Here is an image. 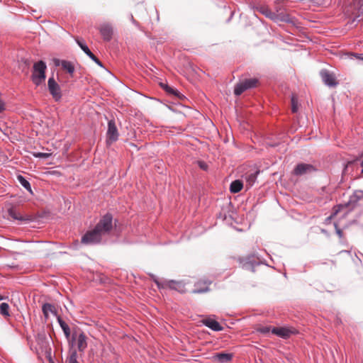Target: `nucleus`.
Returning <instances> with one entry per match:
<instances>
[{
  "instance_id": "nucleus-1",
  "label": "nucleus",
  "mask_w": 363,
  "mask_h": 363,
  "mask_svg": "<svg viewBox=\"0 0 363 363\" xmlns=\"http://www.w3.org/2000/svg\"><path fill=\"white\" fill-rule=\"evenodd\" d=\"M113 228V216L111 213L104 215L90 230H88L81 239V242L86 245H96L101 242L102 238L108 234Z\"/></svg>"
},
{
  "instance_id": "nucleus-2",
  "label": "nucleus",
  "mask_w": 363,
  "mask_h": 363,
  "mask_svg": "<svg viewBox=\"0 0 363 363\" xmlns=\"http://www.w3.org/2000/svg\"><path fill=\"white\" fill-rule=\"evenodd\" d=\"M363 198V191L361 190L355 191L349 198L347 202L335 206L333 208V213L328 219L335 216L339 212L347 209L345 214H347L352 211L357 205V203Z\"/></svg>"
},
{
  "instance_id": "nucleus-3",
  "label": "nucleus",
  "mask_w": 363,
  "mask_h": 363,
  "mask_svg": "<svg viewBox=\"0 0 363 363\" xmlns=\"http://www.w3.org/2000/svg\"><path fill=\"white\" fill-rule=\"evenodd\" d=\"M47 65L45 62L40 60L34 63L31 79L34 84L40 86L45 79Z\"/></svg>"
},
{
  "instance_id": "nucleus-4",
  "label": "nucleus",
  "mask_w": 363,
  "mask_h": 363,
  "mask_svg": "<svg viewBox=\"0 0 363 363\" xmlns=\"http://www.w3.org/2000/svg\"><path fill=\"white\" fill-rule=\"evenodd\" d=\"M346 12L354 16L352 22L360 21L363 18V0H354L353 5L350 6Z\"/></svg>"
},
{
  "instance_id": "nucleus-5",
  "label": "nucleus",
  "mask_w": 363,
  "mask_h": 363,
  "mask_svg": "<svg viewBox=\"0 0 363 363\" xmlns=\"http://www.w3.org/2000/svg\"><path fill=\"white\" fill-rule=\"evenodd\" d=\"M258 80L255 78L246 79L240 82L235 86L234 94L236 96L241 95L245 91L257 86Z\"/></svg>"
},
{
  "instance_id": "nucleus-6",
  "label": "nucleus",
  "mask_w": 363,
  "mask_h": 363,
  "mask_svg": "<svg viewBox=\"0 0 363 363\" xmlns=\"http://www.w3.org/2000/svg\"><path fill=\"white\" fill-rule=\"evenodd\" d=\"M250 9L253 10L254 11L259 12L260 13H262V15L265 16L267 18H269V19H271L272 21H277L279 20H281V21H286L283 17L279 18L278 14H277L274 12H272L269 9V8L268 6H264V5H258V6L250 5Z\"/></svg>"
},
{
  "instance_id": "nucleus-7",
  "label": "nucleus",
  "mask_w": 363,
  "mask_h": 363,
  "mask_svg": "<svg viewBox=\"0 0 363 363\" xmlns=\"http://www.w3.org/2000/svg\"><path fill=\"white\" fill-rule=\"evenodd\" d=\"M48 87L50 94L55 101H59L62 99V91L60 85L55 82L53 77H50L48 81Z\"/></svg>"
},
{
  "instance_id": "nucleus-8",
  "label": "nucleus",
  "mask_w": 363,
  "mask_h": 363,
  "mask_svg": "<svg viewBox=\"0 0 363 363\" xmlns=\"http://www.w3.org/2000/svg\"><path fill=\"white\" fill-rule=\"evenodd\" d=\"M316 171L315 167L311 164L299 163L293 171V174L296 176H303L311 174Z\"/></svg>"
},
{
  "instance_id": "nucleus-9",
  "label": "nucleus",
  "mask_w": 363,
  "mask_h": 363,
  "mask_svg": "<svg viewBox=\"0 0 363 363\" xmlns=\"http://www.w3.org/2000/svg\"><path fill=\"white\" fill-rule=\"evenodd\" d=\"M99 33L104 41L109 42L111 40L113 30L110 23H104L99 27Z\"/></svg>"
},
{
  "instance_id": "nucleus-10",
  "label": "nucleus",
  "mask_w": 363,
  "mask_h": 363,
  "mask_svg": "<svg viewBox=\"0 0 363 363\" xmlns=\"http://www.w3.org/2000/svg\"><path fill=\"white\" fill-rule=\"evenodd\" d=\"M320 75L324 84L330 87H334L337 84L335 76L333 73L327 69H323L320 72Z\"/></svg>"
},
{
  "instance_id": "nucleus-11",
  "label": "nucleus",
  "mask_w": 363,
  "mask_h": 363,
  "mask_svg": "<svg viewBox=\"0 0 363 363\" xmlns=\"http://www.w3.org/2000/svg\"><path fill=\"white\" fill-rule=\"evenodd\" d=\"M118 132L116 123L113 121L111 120L108 123L107 130V142L113 143L118 140Z\"/></svg>"
},
{
  "instance_id": "nucleus-12",
  "label": "nucleus",
  "mask_w": 363,
  "mask_h": 363,
  "mask_svg": "<svg viewBox=\"0 0 363 363\" xmlns=\"http://www.w3.org/2000/svg\"><path fill=\"white\" fill-rule=\"evenodd\" d=\"M296 330L295 329H289L286 328H276L274 327L272 328V333L278 337H280L284 339H286L291 336V335L296 333Z\"/></svg>"
},
{
  "instance_id": "nucleus-13",
  "label": "nucleus",
  "mask_w": 363,
  "mask_h": 363,
  "mask_svg": "<svg viewBox=\"0 0 363 363\" xmlns=\"http://www.w3.org/2000/svg\"><path fill=\"white\" fill-rule=\"evenodd\" d=\"M76 42L77 45L81 48V49L98 65L100 67H103L101 62L89 50V47L82 40L79 39H76Z\"/></svg>"
},
{
  "instance_id": "nucleus-14",
  "label": "nucleus",
  "mask_w": 363,
  "mask_h": 363,
  "mask_svg": "<svg viewBox=\"0 0 363 363\" xmlns=\"http://www.w3.org/2000/svg\"><path fill=\"white\" fill-rule=\"evenodd\" d=\"M55 65L56 66H61L62 68L67 72L71 76L74 72V67L72 62L67 60H60L58 59L55 60Z\"/></svg>"
},
{
  "instance_id": "nucleus-15",
  "label": "nucleus",
  "mask_w": 363,
  "mask_h": 363,
  "mask_svg": "<svg viewBox=\"0 0 363 363\" xmlns=\"http://www.w3.org/2000/svg\"><path fill=\"white\" fill-rule=\"evenodd\" d=\"M202 323L206 327L211 328L213 331H221L223 330V328L220 325V323L211 318H205L202 320Z\"/></svg>"
},
{
  "instance_id": "nucleus-16",
  "label": "nucleus",
  "mask_w": 363,
  "mask_h": 363,
  "mask_svg": "<svg viewBox=\"0 0 363 363\" xmlns=\"http://www.w3.org/2000/svg\"><path fill=\"white\" fill-rule=\"evenodd\" d=\"M8 213L9 216L14 220L26 222H30L32 220V218L30 216H23L20 214L18 211H17L16 209L13 208H9Z\"/></svg>"
},
{
  "instance_id": "nucleus-17",
  "label": "nucleus",
  "mask_w": 363,
  "mask_h": 363,
  "mask_svg": "<svg viewBox=\"0 0 363 363\" xmlns=\"http://www.w3.org/2000/svg\"><path fill=\"white\" fill-rule=\"evenodd\" d=\"M259 170H255L253 172H247L245 174V179L247 182V188H250L254 185V184L255 183L256 180H257V175L259 174Z\"/></svg>"
},
{
  "instance_id": "nucleus-18",
  "label": "nucleus",
  "mask_w": 363,
  "mask_h": 363,
  "mask_svg": "<svg viewBox=\"0 0 363 363\" xmlns=\"http://www.w3.org/2000/svg\"><path fill=\"white\" fill-rule=\"evenodd\" d=\"M86 336L84 333L79 334L77 338V346L79 352H84L87 347Z\"/></svg>"
},
{
  "instance_id": "nucleus-19",
  "label": "nucleus",
  "mask_w": 363,
  "mask_h": 363,
  "mask_svg": "<svg viewBox=\"0 0 363 363\" xmlns=\"http://www.w3.org/2000/svg\"><path fill=\"white\" fill-rule=\"evenodd\" d=\"M42 311L45 319L48 318L50 313H52L55 315H57L56 309L55 306L51 303H46L43 304L42 307Z\"/></svg>"
},
{
  "instance_id": "nucleus-20",
  "label": "nucleus",
  "mask_w": 363,
  "mask_h": 363,
  "mask_svg": "<svg viewBox=\"0 0 363 363\" xmlns=\"http://www.w3.org/2000/svg\"><path fill=\"white\" fill-rule=\"evenodd\" d=\"M17 179L18 182L22 185V186H23L28 191L33 194L30 184L24 177H23L22 175H18Z\"/></svg>"
},
{
  "instance_id": "nucleus-21",
  "label": "nucleus",
  "mask_w": 363,
  "mask_h": 363,
  "mask_svg": "<svg viewBox=\"0 0 363 363\" xmlns=\"http://www.w3.org/2000/svg\"><path fill=\"white\" fill-rule=\"evenodd\" d=\"M243 187L242 182L240 180L233 181L230 186V191L232 193H238Z\"/></svg>"
},
{
  "instance_id": "nucleus-22",
  "label": "nucleus",
  "mask_w": 363,
  "mask_h": 363,
  "mask_svg": "<svg viewBox=\"0 0 363 363\" xmlns=\"http://www.w3.org/2000/svg\"><path fill=\"white\" fill-rule=\"evenodd\" d=\"M57 321L66 337H69L70 335V328L69 325L60 316H57Z\"/></svg>"
},
{
  "instance_id": "nucleus-23",
  "label": "nucleus",
  "mask_w": 363,
  "mask_h": 363,
  "mask_svg": "<svg viewBox=\"0 0 363 363\" xmlns=\"http://www.w3.org/2000/svg\"><path fill=\"white\" fill-rule=\"evenodd\" d=\"M233 354L230 353H218L216 359L221 363L228 362L232 359Z\"/></svg>"
},
{
  "instance_id": "nucleus-24",
  "label": "nucleus",
  "mask_w": 363,
  "mask_h": 363,
  "mask_svg": "<svg viewBox=\"0 0 363 363\" xmlns=\"http://www.w3.org/2000/svg\"><path fill=\"white\" fill-rule=\"evenodd\" d=\"M211 284V281L205 282L203 287L199 286V283L195 285V289L193 292L195 294L205 293L209 290L208 286Z\"/></svg>"
},
{
  "instance_id": "nucleus-25",
  "label": "nucleus",
  "mask_w": 363,
  "mask_h": 363,
  "mask_svg": "<svg viewBox=\"0 0 363 363\" xmlns=\"http://www.w3.org/2000/svg\"><path fill=\"white\" fill-rule=\"evenodd\" d=\"M0 313L4 316H10L9 306L6 303H1L0 304Z\"/></svg>"
},
{
  "instance_id": "nucleus-26",
  "label": "nucleus",
  "mask_w": 363,
  "mask_h": 363,
  "mask_svg": "<svg viewBox=\"0 0 363 363\" xmlns=\"http://www.w3.org/2000/svg\"><path fill=\"white\" fill-rule=\"evenodd\" d=\"M161 86L169 94H173V95H175V96H179V91L176 89H174V88L168 86L167 84H161Z\"/></svg>"
},
{
  "instance_id": "nucleus-27",
  "label": "nucleus",
  "mask_w": 363,
  "mask_h": 363,
  "mask_svg": "<svg viewBox=\"0 0 363 363\" xmlns=\"http://www.w3.org/2000/svg\"><path fill=\"white\" fill-rule=\"evenodd\" d=\"M77 357H78V355H77V352L76 351L72 352V353L70 354V355L67 359L68 363H79V362L77 361Z\"/></svg>"
},
{
  "instance_id": "nucleus-28",
  "label": "nucleus",
  "mask_w": 363,
  "mask_h": 363,
  "mask_svg": "<svg viewBox=\"0 0 363 363\" xmlns=\"http://www.w3.org/2000/svg\"><path fill=\"white\" fill-rule=\"evenodd\" d=\"M33 155L37 158H48L51 154L47 152H33Z\"/></svg>"
},
{
  "instance_id": "nucleus-29",
  "label": "nucleus",
  "mask_w": 363,
  "mask_h": 363,
  "mask_svg": "<svg viewBox=\"0 0 363 363\" xmlns=\"http://www.w3.org/2000/svg\"><path fill=\"white\" fill-rule=\"evenodd\" d=\"M291 104H292L291 111L293 113H296L298 111V106H297V104H296L294 97L291 99Z\"/></svg>"
},
{
  "instance_id": "nucleus-30",
  "label": "nucleus",
  "mask_w": 363,
  "mask_h": 363,
  "mask_svg": "<svg viewBox=\"0 0 363 363\" xmlns=\"http://www.w3.org/2000/svg\"><path fill=\"white\" fill-rule=\"evenodd\" d=\"M269 331L272 332V329L270 328V327H263L262 328L260 329V332L262 333H269Z\"/></svg>"
},
{
  "instance_id": "nucleus-31",
  "label": "nucleus",
  "mask_w": 363,
  "mask_h": 363,
  "mask_svg": "<svg viewBox=\"0 0 363 363\" xmlns=\"http://www.w3.org/2000/svg\"><path fill=\"white\" fill-rule=\"evenodd\" d=\"M177 283L173 280H171V281H168V286L169 288L171 289H176V287L174 286L175 284H177Z\"/></svg>"
},
{
  "instance_id": "nucleus-32",
  "label": "nucleus",
  "mask_w": 363,
  "mask_h": 363,
  "mask_svg": "<svg viewBox=\"0 0 363 363\" xmlns=\"http://www.w3.org/2000/svg\"><path fill=\"white\" fill-rule=\"evenodd\" d=\"M130 20L131 21V22L137 27L139 26V24L134 19V17L132 14L130 15Z\"/></svg>"
},
{
  "instance_id": "nucleus-33",
  "label": "nucleus",
  "mask_w": 363,
  "mask_h": 363,
  "mask_svg": "<svg viewBox=\"0 0 363 363\" xmlns=\"http://www.w3.org/2000/svg\"><path fill=\"white\" fill-rule=\"evenodd\" d=\"M335 228H336V233L339 235L340 238L342 236V232L340 229L337 228V224H335Z\"/></svg>"
},
{
  "instance_id": "nucleus-34",
  "label": "nucleus",
  "mask_w": 363,
  "mask_h": 363,
  "mask_svg": "<svg viewBox=\"0 0 363 363\" xmlns=\"http://www.w3.org/2000/svg\"><path fill=\"white\" fill-rule=\"evenodd\" d=\"M199 166L201 169L204 170L207 169V164L203 162H199Z\"/></svg>"
},
{
  "instance_id": "nucleus-35",
  "label": "nucleus",
  "mask_w": 363,
  "mask_h": 363,
  "mask_svg": "<svg viewBox=\"0 0 363 363\" xmlns=\"http://www.w3.org/2000/svg\"><path fill=\"white\" fill-rule=\"evenodd\" d=\"M355 57H356L357 59H359V60H362V61H363V55H357V54H356V55H355Z\"/></svg>"
},
{
  "instance_id": "nucleus-36",
  "label": "nucleus",
  "mask_w": 363,
  "mask_h": 363,
  "mask_svg": "<svg viewBox=\"0 0 363 363\" xmlns=\"http://www.w3.org/2000/svg\"><path fill=\"white\" fill-rule=\"evenodd\" d=\"M361 164V166L362 167V169L361 173L363 174V158H362V162H361V164Z\"/></svg>"
},
{
  "instance_id": "nucleus-37",
  "label": "nucleus",
  "mask_w": 363,
  "mask_h": 363,
  "mask_svg": "<svg viewBox=\"0 0 363 363\" xmlns=\"http://www.w3.org/2000/svg\"><path fill=\"white\" fill-rule=\"evenodd\" d=\"M155 282L156 283V284L157 285L158 287H160V284L158 281L155 280Z\"/></svg>"
},
{
  "instance_id": "nucleus-38",
  "label": "nucleus",
  "mask_w": 363,
  "mask_h": 363,
  "mask_svg": "<svg viewBox=\"0 0 363 363\" xmlns=\"http://www.w3.org/2000/svg\"><path fill=\"white\" fill-rule=\"evenodd\" d=\"M4 299V297L0 295V301L3 300Z\"/></svg>"
}]
</instances>
